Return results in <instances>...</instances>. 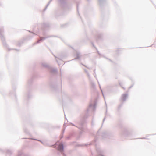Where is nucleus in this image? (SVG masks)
I'll return each instance as SVG.
<instances>
[{
	"mask_svg": "<svg viewBox=\"0 0 156 156\" xmlns=\"http://www.w3.org/2000/svg\"><path fill=\"white\" fill-rule=\"evenodd\" d=\"M59 151L60 150H62L63 149V146L61 144H59Z\"/></svg>",
	"mask_w": 156,
	"mask_h": 156,
	"instance_id": "1",
	"label": "nucleus"
}]
</instances>
